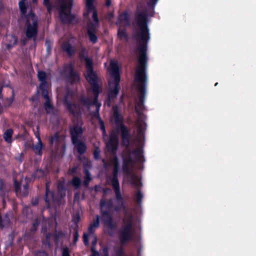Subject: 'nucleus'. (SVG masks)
<instances>
[{
  "label": "nucleus",
  "instance_id": "obj_5",
  "mask_svg": "<svg viewBox=\"0 0 256 256\" xmlns=\"http://www.w3.org/2000/svg\"><path fill=\"white\" fill-rule=\"evenodd\" d=\"M86 80L90 84L94 97V100L92 101L90 98L82 96L79 100L80 104L88 108H90V106L93 105L96 106V107L98 105L101 106V104L98 102V97L100 93V86L98 83V77L96 76L90 78H87Z\"/></svg>",
  "mask_w": 256,
  "mask_h": 256
},
{
  "label": "nucleus",
  "instance_id": "obj_27",
  "mask_svg": "<svg viewBox=\"0 0 256 256\" xmlns=\"http://www.w3.org/2000/svg\"><path fill=\"white\" fill-rule=\"evenodd\" d=\"M112 185L114 188L116 198L118 202L124 201L123 198L120 193V184H112Z\"/></svg>",
  "mask_w": 256,
  "mask_h": 256
},
{
  "label": "nucleus",
  "instance_id": "obj_23",
  "mask_svg": "<svg viewBox=\"0 0 256 256\" xmlns=\"http://www.w3.org/2000/svg\"><path fill=\"white\" fill-rule=\"evenodd\" d=\"M62 50L66 52L70 57H72L76 52V49L69 42H64L62 45Z\"/></svg>",
  "mask_w": 256,
  "mask_h": 256
},
{
  "label": "nucleus",
  "instance_id": "obj_28",
  "mask_svg": "<svg viewBox=\"0 0 256 256\" xmlns=\"http://www.w3.org/2000/svg\"><path fill=\"white\" fill-rule=\"evenodd\" d=\"M84 176L83 184L85 188H88L89 186L90 182L92 180V178L91 177L90 173L88 170H84Z\"/></svg>",
  "mask_w": 256,
  "mask_h": 256
},
{
  "label": "nucleus",
  "instance_id": "obj_38",
  "mask_svg": "<svg viewBox=\"0 0 256 256\" xmlns=\"http://www.w3.org/2000/svg\"><path fill=\"white\" fill-rule=\"evenodd\" d=\"M9 37L10 38V42L6 44V48L8 50L14 46H15L18 42L17 38L15 36L12 35L9 36Z\"/></svg>",
  "mask_w": 256,
  "mask_h": 256
},
{
  "label": "nucleus",
  "instance_id": "obj_49",
  "mask_svg": "<svg viewBox=\"0 0 256 256\" xmlns=\"http://www.w3.org/2000/svg\"><path fill=\"white\" fill-rule=\"evenodd\" d=\"M34 256H49L48 252L43 250H38L34 252Z\"/></svg>",
  "mask_w": 256,
  "mask_h": 256
},
{
  "label": "nucleus",
  "instance_id": "obj_10",
  "mask_svg": "<svg viewBox=\"0 0 256 256\" xmlns=\"http://www.w3.org/2000/svg\"><path fill=\"white\" fill-rule=\"evenodd\" d=\"M62 74L64 76L66 82L72 85L78 84L80 82V74L75 71L72 64L64 66Z\"/></svg>",
  "mask_w": 256,
  "mask_h": 256
},
{
  "label": "nucleus",
  "instance_id": "obj_25",
  "mask_svg": "<svg viewBox=\"0 0 256 256\" xmlns=\"http://www.w3.org/2000/svg\"><path fill=\"white\" fill-rule=\"evenodd\" d=\"M100 226V216L98 215L96 216V218L94 220L92 224H91L88 228V232L90 234H92L95 231V228Z\"/></svg>",
  "mask_w": 256,
  "mask_h": 256
},
{
  "label": "nucleus",
  "instance_id": "obj_13",
  "mask_svg": "<svg viewBox=\"0 0 256 256\" xmlns=\"http://www.w3.org/2000/svg\"><path fill=\"white\" fill-rule=\"evenodd\" d=\"M135 163L134 160H128L122 159V170L123 172L128 176V180L132 186H138V178L132 173L130 166Z\"/></svg>",
  "mask_w": 256,
  "mask_h": 256
},
{
  "label": "nucleus",
  "instance_id": "obj_56",
  "mask_svg": "<svg viewBox=\"0 0 256 256\" xmlns=\"http://www.w3.org/2000/svg\"><path fill=\"white\" fill-rule=\"evenodd\" d=\"M158 0H150L148 5L151 7H154Z\"/></svg>",
  "mask_w": 256,
  "mask_h": 256
},
{
  "label": "nucleus",
  "instance_id": "obj_34",
  "mask_svg": "<svg viewBox=\"0 0 256 256\" xmlns=\"http://www.w3.org/2000/svg\"><path fill=\"white\" fill-rule=\"evenodd\" d=\"M60 140V135L58 132H56L49 138V142L50 145L54 144H58Z\"/></svg>",
  "mask_w": 256,
  "mask_h": 256
},
{
  "label": "nucleus",
  "instance_id": "obj_60",
  "mask_svg": "<svg viewBox=\"0 0 256 256\" xmlns=\"http://www.w3.org/2000/svg\"><path fill=\"white\" fill-rule=\"evenodd\" d=\"M91 250L92 254L90 256H100L99 253L97 251L94 250L92 247V248Z\"/></svg>",
  "mask_w": 256,
  "mask_h": 256
},
{
  "label": "nucleus",
  "instance_id": "obj_2",
  "mask_svg": "<svg viewBox=\"0 0 256 256\" xmlns=\"http://www.w3.org/2000/svg\"><path fill=\"white\" fill-rule=\"evenodd\" d=\"M112 116L116 124L118 130H120L122 139V144L126 146V149L124 151L122 159L128 160H134L132 157V154L135 155L136 161L140 162L144 156L142 150L141 148H134L130 150L128 148L130 143V134L129 129L123 124V116L120 114L119 108L117 105L112 106Z\"/></svg>",
  "mask_w": 256,
  "mask_h": 256
},
{
  "label": "nucleus",
  "instance_id": "obj_6",
  "mask_svg": "<svg viewBox=\"0 0 256 256\" xmlns=\"http://www.w3.org/2000/svg\"><path fill=\"white\" fill-rule=\"evenodd\" d=\"M26 36L30 40H36L38 34V20L35 14L31 10L26 16Z\"/></svg>",
  "mask_w": 256,
  "mask_h": 256
},
{
  "label": "nucleus",
  "instance_id": "obj_19",
  "mask_svg": "<svg viewBox=\"0 0 256 256\" xmlns=\"http://www.w3.org/2000/svg\"><path fill=\"white\" fill-rule=\"evenodd\" d=\"M64 104L66 106V110L74 116L76 114V110L78 108V105L74 103H72L68 100L65 98L64 102Z\"/></svg>",
  "mask_w": 256,
  "mask_h": 256
},
{
  "label": "nucleus",
  "instance_id": "obj_29",
  "mask_svg": "<svg viewBox=\"0 0 256 256\" xmlns=\"http://www.w3.org/2000/svg\"><path fill=\"white\" fill-rule=\"evenodd\" d=\"M14 133L12 128L7 129L4 134L3 138L4 140L8 143H11L12 142V136Z\"/></svg>",
  "mask_w": 256,
  "mask_h": 256
},
{
  "label": "nucleus",
  "instance_id": "obj_45",
  "mask_svg": "<svg viewBox=\"0 0 256 256\" xmlns=\"http://www.w3.org/2000/svg\"><path fill=\"white\" fill-rule=\"evenodd\" d=\"M14 191L17 195L20 192V184L17 180L16 178L14 180Z\"/></svg>",
  "mask_w": 256,
  "mask_h": 256
},
{
  "label": "nucleus",
  "instance_id": "obj_4",
  "mask_svg": "<svg viewBox=\"0 0 256 256\" xmlns=\"http://www.w3.org/2000/svg\"><path fill=\"white\" fill-rule=\"evenodd\" d=\"M59 18L62 24H75L78 21L76 16L71 12L73 6V0H58Z\"/></svg>",
  "mask_w": 256,
  "mask_h": 256
},
{
  "label": "nucleus",
  "instance_id": "obj_53",
  "mask_svg": "<svg viewBox=\"0 0 256 256\" xmlns=\"http://www.w3.org/2000/svg\"><path fill=\"white\" fill-rule=\"evenodd\" d=\"M62 256H70L69 249L67 246L62 249Z\"/></svg>",
  "mask_w": 256,
  "mask_h": 256
},
{
  "label": "nucleus",
  "instance_id": "obj_35",
  "mask_svg": "<svg viewBox=\"0 0 256 256\" xmlns=\"http://www.w3.org/2000/svg\"><path fill=\"white\" fill-rule=\"evenodd\" d=\"M119 169L113 168L112 178L111 180L112 184H120L118 180Z\"/></svg>",
  "mask_w": 256,
  "mask_h": 256
},
{
  "label": "nucleus",
  "instance_id": "obj_36",
  "mask_svg": "<svg viewBox=\"0 0 256 256\" xmlns=\"http://www.w3.org/2000/svg\"><path fill=\"white\" fill-rule=\"evenodd\" d=\"M25 2L24 0H20L18 2V6L20 12L22 16L26 15V12L27 11V6L25 4Z\"/></svg>",
  "mask_w": 256,
  "mask_h": 256
},
{
  "label": "nucleus",
  "instance_id": "obj_64",
  "mask_svg": "<svg viewBox=\"0 0 256 256\" xmlns=\"http://www.w3.org/2000/svg\"><path fill=\"white\" fill-rule=\"evenodd\" d=\"M106 4L107 6H110L111 4V1L110 0H106Z\"/></svg>",
  "mask_w": 256,
  "mask_h": 256
},
{
  "label": "nucleus",
  "instance_id": "obj_43",
  "mask_svg": "<svg viewBox=\"0 0 256 256\" xmlns=\"http://www.w3.org/2000/svg\"><path fill=\"white\" fill-rule=\"evenodd\" d=\"M125 206L124 201H119L114 207V210L116 212H120L122 208H124Z\"/></svg>",
  "mask_w": 256,
  "mask_h": 256
},
{
  "label": "nucleus",
  "instance_id": "obj_62",
  "mask_svg": "<svg viewBox=\"0 0 256 256\" xmlns=\"http://www.w3.org/2000/svg\"><path fill=\"white\" fill-rule=\"evenodd\" d=\"M102 163H103V164H104V168H106L108 166V163L106 162V160H105V159H102Z\"/></svg>",
  "mask_w": 256,
  "mask_h": 256
},
{
  "label": "nucleus",
  "instance_id": "obj_52",
  "mask_svg": "<svg viewBox=\"0 0 256 256\" xmlns=\"http://www.w3.org/2000/svg\"><path fill=\"white\" fill-rule=\"evenodd\" d=\"M83 242L85 246H88L89 244L88 236L87 234L84 233L83 234Z\"/></svg>",
  "mask_w": 256,
  "mask_h": 256
},
{
  "label": "nucleus",
  "instance_id": "obj_18",
  "mask_svg": "<svg viewBox=\"0 0 256 256\" xmlns=\"http://www.w3.org/2000/svg\"><path fill=\"white\" fill-rule=\"evenodd\" d=\"M123 22H124L126 26H130V16L126 10L119 14L116 24L118 25Z\"/></svg>",
  "mask_w": 256,
  "mask_h": 256
},
{
  "label": "nucleus",
  "instance_id": "obj_37",
  "mask_svg": "<svg viewBox=\"0 0 256 256\" xmlns=\"http://www.w3.org/2000/svg\"><path fill=\"white\" fill-rule=\"evenodd\" d=\"M71 184L76 189H77L80 187L82 184V180L79 177L74 176L72 179Z\"/></svg>",
  "mask_w": 256,
  "mask_h": 256
},
{
  "label": "nucleus",
  "instance_id": "obj_40",
  "mask_svg": "<svg viewBox=\"0 0 256 256\" xmlns=\"http://www.w3.org/2000/svg\"><path fill=\"white\" fill-rule=\"evenodd\" d=\"M134 198L138 204H140L143 198L142 194L140 190H137L134 194Z\"/></svg>",
  "mask_w": 256,
  "mask_h": 256
},
{
  "label": "nucleus",
  "instance_id": "obj_50",
  "mask_svg": "<svg viewBox=\"0 0 256 256\" xmlns=\"http://www.w3.org/2000/svg\"><path fill=\"white\" fill-rule=\"evenodd\" d=\"M44 107L46 111L48 109L52 110L53 108V106L50 104V98L48 100H46V102L44 104Z\"/></svg>",
  "mask_w": 256,
  "mask_h": 256
},
{
  "label": "nucleus",
  "instance_id": "obj_30",
  "mask_svg": "<svg viewBox=\"0 0 256 256\" xmlns=\"http://www.w3.org/2000/svg\"><path fill=\"white\" fill-rule=\"evenodd\" d=\"M46 176L45 172L42 169H36L32 174V178H42Z\"/></svg>",
  "mask_w": 256,
  "mask_h": 256
},
{
  "label": "nucleus",
  "instance_id": "obj_9",
  "mask_svg": "<svg viewBox=\"0 0 256 256\" xmlns=\"http://www.w3.org/2000/svg\"><path fill=\"white\" fill-rule=\"evenodd\" d=\"M73 124L69 126V132L71 142L80 140L82 136L84 122L80 118H77L72 120Z\"/></svg>",
  "mask_w": 256,
  "mask_h": 256
},
{
  "label": "nucleus",
  "instance_id": "obj_16",
  "mask_svg": "<svg viewBox=\"0 0 256 256\" xmlns=\"http://www.w3.org/2000/svg\"><path fill=\"white\" fill-rule=\"evenodd\" d=\"M72 143L74 146V150L79 154L78 158L80 159V156L85 154L86 152L87 146L86 144L80 140L72 142Z\"/></svg>",
  "mask_w": 256,
  "mask_h": 256
},
{
  "label": "nucleus",
  "instance_id": "obj_8",
  "mask_svg": "<svg viewBox=\"0 0 256 256\" xmlns=\"http://www.w3.org/2000/svg\"><path fill=\"white\" fill-rule=\"evenodd\" d=\"M110 74L114 79L113 82H111L110 84L114 86V88L110 90L108 94V97L110 98L116 97L120 88V68L116 62H112L110 63Z\"/></svg>",
  "mask_w": 256,
  "mask_h": 256
},
{
  "label": "nucleus",
  "instance_id": "obj_44",
  "mask_svg": "<svg viewBox=\"0 0 256 256\" xmlns=\"http://www.w3.org/2000/svg\"><path fill=\"white\" fill-rule=\"evenodd\" d=\"M98 121L100 124V130L102 132V136H106V132L104 125V122L102 119L98 120Z\"/></svg>",
  "mask_w": 256,
  "mask_h": 256
},
{
  "label": "nucleus",
  "instance_id": "obj_7",
  "mask_svg": "<svg viewBox=\"0 0 256 256\" xmlns=\"http://www.w3.org/2000/svg\"><path fill=\"white\" fill-rule=\"evenodd\" d=\"M118 134V132L116 131H113L110 134L109 140L106 143V147L108 151L114 155L112 160L113 168L119 169V160L116 154L119 144Z\"/></svg>",
  "mask_w": 256,
  "mask_h": 256
},
{
  "label": "nucleus",
  "instance_id": "obj_31",
  "mask_svg": "<svg viewBox=\"0 0 256 256\" xmlns=\"http://www.w3.org/2000/svg\"><path fill=\"white\" fill-rule=\"evenodd\" d=\"M6 194V190L4 182L3 179L0 178V197L2 198L3 201L4 200Z\"/></svg>",
  "mask_w": 256,
  "mask_h": 256
},
{
  "label": "nucleus",
  "instance_id": "obj_58",
  "mask_svg": "<svg viewBox=\"0 0 256 256\" xmlns=\"http://www.w3.org/2000/svg\"><path fill=\"white\" fill-rule=\"evenodd\" d=\"M31 204L33 206H36L38 204V198H32L31 200Z\"/></svg>",
  "mask_w": 256,
  "mask_h": 256
},
{
  "label": "nucleus",
  "instance_id": "obj_24",
  "mask_svg": "<svg viewBox=\"0 0 256 256\" xmlns=\"http://www.w3.org/2000/svg\"><path fill=\"white\" fill-rule=\"evenodd\" d=\"M36 137L38 139V142L35 145H34L32 146V150L34 151L35 154L37 155L41 156L42 154V140H40V138L39 134V133L37 134H36Z\"/></svg>",
  "mask_w": 256,
  "mask_h": 256
},
{
  "label": "nucleus",
  "instance_id": "obj_11",
  "mask_svg": "<svg viewBox=\"0 0 256 256\" xmlns=\"http://www.w3.org/2000/svg\"><path fill=\"white\" fill-rule=\"evenodd\" d=\"M101 214V220L104 223V226L106 228V233L112 236L114 234V230L116 229V224L114 222L113 216L108 210H100Z\"/></svg>",
  "mask_w": 256,
  "mask_h": 256
},
{
  "label": "nucleus",
  "instance_id": "obj_57",
  "mask_svg": "<svg viewBox=\"0 0 256 256\" xmlns=\"http://www.w3.org/2000/svg\"><path fill=\"white\" fill-rule=\"evenodd\" d=\"M102 253L104 256H109L108 248V246H105L102 248Z\"/></svg>",
  "mask_w": 256,
  "mask_h": 256
},
{
  "label": "nucleus",
  "instance_id": "obj_21",
  "mask_svg": "<svg viewBox=\"0 0 256 256\" xmlns=\"http://www.w3.org/2000/svg\"><path fill=\"white\" fill-rule=\"evenodd\" d=\"M66 232L62 230H58L56 228L54 229L52 237L54 240V243L58 244L60 239L66 237Z\"/></svg>",
  "mask_w": 256,
  "mask_h": 256
},
{
  "label": "nucleus",
  "instance_id": "obj_3",
  "mask_svg": "<svg viewBox=\"0 0 256 256\" xmlns=\"http://www.w3.org/2000/svg\"><path fill=\"white\" fill-rule=\"evenodd\" d=\"M134 232L132 216L130 214L127 218H123L122 224L117 230V236L120 244L124 246L132 242Z\"/></svg>",
  "mask_w": 256,
  "mask_h": 256
},
{
  "label": "nucleus",
  "instance_id": "obj_14",
  "mask_svg": "<svg viewBox=\"0 0 256 256\" xmlns=\"http://www.w3.org/2000/svg\"><path fill=\"white\" fill-rule=\"evenodd\" d=\"M97 26L92 22H88L86 26V32L90 41L93 44H96L98 41V36L96 33L97 31Z\"/></svg>",
  "mask_w": 256,
  "mask_h": 256
},
{
  "label": "nucleus",
  "instance_id": "obj_39",
  "mask_svg": "<svg viewBox=\"0 0 256 256\" xmlns=\"http://www.w3.org/2000/svg\"><path fill=\"white\" fill-rule=\"evenodd\" d=\"M28 194V182L26 183L23 186L22 190L20 189V192L18 195L22 196H26Z\"/></svg>",
  "mask_w": 256,
  "mask_h": 256
},
{
  "label": "nucleus",
  "instance_id": "obj_15",
  "mask_svg": "<svg viewBox=\"0 0 256 256\" xmlns=\"http://www.w3.org/2000/svg\"><path fill=\"white\" fill-rule=\"evenodd\" d=\"M44 200L46 206L48 208H50V204L56 202V198L54 192L49 189V186L46 184V192L44 196Z\"/></svg>",
  "mask_w": 256,
  "mask_h": 256
},
{
  "label": "nucleus",
  "instance_id": "obj_26",
  "mask_svg": "<svg viewBox=\"0 0 256 256\" xmlns=\"http://www.w3.org/2000/svg\"><path fill=\"white\" fill-rule=\"evenodd\" d=\"M38 78L40 82V85L48 84L47 82V74L43 70H39L38 73Z\"/></svg>",
  "mask_w": 256,
  "mask_h": 256
},
{
  "label": "nucleus",
  "instance_id": "obj_42",
  "mask_svg": "<svg viewBox=\"0 0 256 256\" xmlns=\"http://www.w3.org/2000/svg\"><path fill=\"white\" fill-rule=\"evenodd\" d=\"M74 240H73V244H76V242H78L79 238V234H78V226H75L74 228Z\"/></svg>",
  "mask_w": 256,
  "mask_h": 256
},
{
  "label": "nucleus",
  "instance_id": "obj_51",
  "mask_svg": "<svg viewBox=\"0 0 256 256\" xmlns=\"http://www.w3.org/2000/svg\"><path fill=\"white\" fill-rule=\"evenodd\" d=\"M40 224V222L38 220H35L32 223V230L36 231Z\"/></svg>",
  "mask_w": 256,
  "mask_h": 256
},
{
  "label": "nucleus",
  "instance_id": "obj_48",
  "mask_svg": "<svg viewBox=\"0 0 256 256\" xmlns=\"http://www.w3.org/2000/svg\"><path fill=\"white\" fill-rule=\"evenodd\" d=\"M43 4L46 7L48 12H50L52 10V5L50 0H44Z\"/></svg>",
  "mask_w": 256,
  "mask_h": 256
},
{
  "label": "nucleus",
  "instance_id": "obj_20",
  "mask_svg": "<svg viewBox=\"0 0 256 256\" xmlns=\"http://www.w3.org/2000/svg\"><path fill=\"white\" fill-rule=\"evenodd\" d=\"M100 206L101 210H108L110 212L111 209L114 207L113 200L110 198L108 200L102 198L100 200Z\"/></svg>",
  "mask_w": 256,
  "mask_h": 256
},
{
  "label": "nucleus",
  "instance_id": "obj_33",
  "mask_svg": "<svg viewBox=\"0 0 256 256\" xmlns=\"http://www.w3.org/2000/svg\"><path fill=\"white\" fill-rule=\"evenodd\" d=\"M114 252L112 256H125L126 254L122 246H115L114 248Z\"/></svg>",
  "mask_w": 256,
  "mask_h": 256
},
{
  "label": "nucleus",
  "instance_id": "obj_46",
  "mask_svg": "<svg viewBox=\"0 0 256 256\" xmlns=\"http://www.w3.org/2000/svg\"><path fill=\"white\" fill-rule=\"evenodd\" d=\"M100 105H98L96 107V109L95 111L92 113V117L96 118L98 120L102 119L100 115Z\"/></svg>",
  "mask_w": 256,
  "mask_h": 256
},
{
  "label": "nucleus",
  "instance_id": "obj_63",
  "mask_svg": "<svg viewBox=\"0 0 256 256\" xmlns=\"http://www.w3.org/2000/svg\"><path fill=\"white\" fill-rule=\"evenodd\" d=\"M96 242H97V238L96 236H95L94 240L92 242V246H95L96 244Z\"/></svg>",
  "mask_w": 256,
  "mask_h": 256
},
{
  "label": "nucleus",
  "instance_id": "obj_41",
  "mask_svg": "<svg viewBox=\"0 0 256 256\" xmlns=\"http://www.w3.org/2000/svg\"><path fill=\"white\" fill-rule=\"evenodd\" d=\"M118 36L120 38L128 40V36L126 29H119L118 32Z\"/></svg>",
  "mask_w": 256,
  "mask_h": 256
},
{
  "label": "nucleus",
  "instance_id": "obj_12",
  "mask_svg": "<svg viewBox=\"0 0 256 256\" xmlns=\"http://www.w3.org/2000/svg\"><path fill=\"white\" fill-rule=\"evenodd\" d=\"M79 58L85 61L86 74L84 75L86 79L98 76L93 68V62L92 60L88 56V52L86 48H82L79 52Z\"/></svg>",
  "mask_w": 256,
  "mask_h": 256
},
{
  "label": "nucleus",
  "instance_id": "obj_54",
  "mask_svg": "<svg viewBox=\"0 0 256 256\" xmlns=\"http://www.w3.org/2000/svg\"><path fill=\"white\" fill-rule=\"evenodd\" d=\"M80 220V217L79 214H78L76 216L72 218V222L76 224V226H78V223Z\"/></svg>",
  "mask_w": 256,
  "mask_h": 256
},
{
  "label": "nucleus",
  "instance_id": "obj_32",
  "mask_svg": "<svg viewBox=\"0 0 256 256\" xmlns=\"http://www.w3.org/2000/svg\"><path fill=\"white\" fill-rule=\"evenodd\" d=\"M48 84L40 85L39 88L41 91L42 96L45 99L48 100L50 98L48 92Z\"/></svg>",
  "mask_w": 256,
  "mask_h": 256
},
{
  "label": "nucleus",
  "instance_id": "obj_59",
  "mask_svg": "<svg viewBox=\"0 0 256 256\" xmlns=\"http://www.w3.org/2000/svg\"><path fill=\"white\" fill-rule=\"evenodd\" d=\"M142 250V246H140L138 248V249H137L138 256H140Z\"/></svg>",
  "mask_w": 256,
  "mask_h": 256
},
{
  "label": "nucleus",
  "instance_id": "obj_47",
  "mask_svg": "<svg viewBox=\"0 0 256 256\" xmlns=\"http://www.w3.org/2000/svg\"><path fill=\"white\" fill-rule=\"evenodd\" d=\"M100 150L99 147L95 146L94 150L93 152L94 158L96 160H98L100 158Z\"/></svg>",
  "mask_w": 256,
  "mask_h": 256
},
{
  "label": "nucleus",
  "instance_id": "obj_61",
  "mask_svg": "<svg viewBox=\"0 0 256 256\" xmlns=\"http://www.w3.org/2000/svg\"><path fill=\"white\" fill-rule=\"evenodd\" d=\"M77 170V168L76 166L73 167L70 170V174H72L76 173Z\"/></svg>",
  "mask_w": 256,
  "mask_h": 256
},
{
  "label": "nucleus",
  "instance_id": "obj_22",
  "mask_svg": "<svg viewBox=\"0 0 256 256\" xmlns=\"http://www.w3.org/2000/svg\"><path fill=\"white\" fill-rule=\"evenodd\" d=\"M57 190L58 196L60 198L66 196V188L65 186V182L64 180H59L57 184Z\"/></svg>",
  "mask_w": 256,
  "mask_h": 256
},
{
  "label": "nucleus",
  "instance_id": "obj_17",
  "mask_svg": "<svg viewBox=\"0 0 256 256\" xmlns=\"http://www.w3.org/2000/svg\"><path fill=\"white\" fill-rule=\"evenodd\" d=\"M94 0H86V7L87 8V12L90 13L92 12V19L94 20V24H96L97 28L98 27L99 24V20L98 18V12L96 10L94 6Z\"/></svg>",
  "mask_w": 256,
  "mask_h": 256
},
{
  "label": "nucleus",
  "instance_id": "obj_1",
  "mask_svg": "<svg viewBox=\"0 0 256 256\" xmlns=\"http://www.w3.org/2000/svg\"><path fill=\"white\" fill-rule=\"evenodd\" d=\"M136 24L138 29L133 32L132 38L138 43V66L134 74V81L138 90V100L136 102L135 110L139 114L144 107L148 83L146 69L148 56V46L150 38L148 26V14L146 10L136 12Z\"/></svg>",
  "mask_w": 256,
  "mask_h": 256
},
{
  "label": "nucleus",
  "instance_id": "obj_55",
  "mask_svg": "<svg viewBox=\"0 0 256 256\" xmlns=\"http://www.w3.org/2000/svg\"><path fill=\"white\" fill-rule=\"evenodd\" d=\"M138 134L140 136L144 135L143 128L142 124L138 126Z\"/></svg>",
  "mask_w": 256,
  "mask_h": 256
}]
</instances>
